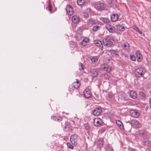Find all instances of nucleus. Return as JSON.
<instances>
[{"label":"nucleus","instance_id":"28","mask_svg":"<svg viewBox=\"0 0 151 151\" xmlns=\"http://www.w3.org/2000/svg\"><path fill=\"white\" fill-rule=\"evenodd\" d=\"M65 130L66 132L70 131H71V129L70 128L69 126L68 125H66L65 127Z\"/></svg>","mask_w":151,"mask_h":151},{"label":"nucleus","instance_id":"32","mask_svg":"<svg viewBox=\"0 0 151 151\" xmlns=\"http://www.w3.org/2000/svg\"><path fill=\"white\" fill-rule=\"evenodd\" d=\"M131 59L133 61H135L136 60V57L134 55H131L130 56Z\"/></svg>","mask_w":151,"mask_h":151},{"label":"nucleus","instance_id":"33","mask_svg":"<svg viewBox=\"0 0 151 151\" xmlns=\"http://www.w3.org/2000/svg\"><path fill=\"white\" fill-rule=\"evenodd\" d=\"M111 69L110 66L107 65L106 71L108 73H109L111 70Z\"/></svg>","mask_w":151,"mask_h":151},{"label":"nucleus","instance_id":"1","mask_svg":"<svg viewBox=\"0 0 151 151\" xmlns=\"http://www.w3.org/2000/svg\"><path fill=\"white\" fill-rule=\"evenodd\" d=\"M146 72V70L143 67H140L137 68L135 70V74L138 77H140L144 75Z\"/></svg>","mask_w":151,"mask_h":151},{"label":"nucleus","instance_id":"26","mask_svg":"<svg viewBox=\"0 0 151 151\" xmlns=\"http://www.w3.org/2000/svg\"><path fill=\"white\" fill-rule=\"evenodd\" d=\"M98 146L100 147H101L103 146V140L101 139L99 140L97 142Z\"/></svg>","mask_w":151,"mask_h":151},{"label":"nucleus","instance_id":"40","mask_svg":"<svg viewBox=\"0 0 151 151\" xmlns=\"http://www.w3.org/2000/svg\"><path fill=\"white\" fill-rule=\"evenodd\" d=\"M108 65H102V69L104 71H106V68L107 67Z\"/></svg>","mask_w":151,"mask_h":151},{"label":"nucleus","instance_id":"44","mask_svg":"<svg viewBox=\"0 0 151 151\" xmlns=\"http://www.w3.org/2000/svg\"><path fill=\"white\" fill-rule=\"evenodd\" d=\"M85 11L88 13L89 14L91 12V9L89 8H88L86 9Z\"/></svg>","mask_w":151,"mask_h":151},{"label":"nucleus","instance_id":"27","mask_svg":"<svg viewBox=\"0 0 151 151\" xmlns=\"http://www.w3.org/2000/svg\"><path fill=\"white\" fill-rule=\"evenodd\" d=\"M86 2V0H78L77 4L78 5L81 6L83 5Z\"/></svg>","mask_w":151,"mask_h":151},{"label":"nucleus","instance_id":"12","mask_svg":"<svg viewBox=\"0 0 151 151\" xmlns=\"http://www.w3.org/2000/svg\"><path fill=\"white\" fill-rule=\"evenodd\" d=\"M106 29L110 32H115V28L112 26L107 24L105 26Z\"/></svg>","mask_w":151,"mask_h":151},{"label":"nucleus","instance_id":"47","mask_svg":"<svg viewBox=\"0 0 151 151\" xmlns=\"http://www.w3.org/2000/svg\"><path fill=\"white\" fill-rule=\"evenodd\" d=\"M62 120V118L60 117H57L56 120V121H61Z\"/></svg>","mask_w":151,"mask_h":151},{"label":"nucleus","instance_id":"10","mask_svg":"<svg viewBox=\"0 0 151 151\" xmlns=\"http://www.w3.org/2000/svg\"><path fill=\"white\" fill-rule=\"evenodd\" d=\"M83 95L86 98H89L91 96V93L90 90L88 89H86L83 91Z\"/></svg>","mask_w":151,"mask_h":151},{"label":"nucleus","instance_id":"31","mask_svg":"<svg viewBox=\"0 0 151 151\" xmlns=\"http://www.w3.org/2000/svg\"><path fill=\"white\" fill-rule=\"evenodd\" d=\"M143 143L144 145H148L149 144V142L148 141L144 139L143 141Z\"/></svg>","mask_w":151,"mask_h":151},{"label":"nucleus","instance_id":"49","mask_svg":"<svg viewBox=\"0 0 151 151\" xmlns=\"http://www.w3.org/2000/svg\"><path fill=\"white\" fill-rule=\"evenodd\" d=\"M129 151H137V150L133 148H131L129 149Z\"/></svg>","mask_w":151,"mask_h":151},{"label":"nucleus","instance_id":"24","mask_svg":"<svg viewBox=\"0 0 151 151\" xmlns=\"http://www.w3.org/2000/svg\"><path fill=\"white\" fill-rule=\"evenodd\" d=\"M90 60L93 63H96L98 60V57L96 56L92 57L90 58Z\"/></svg>","mask_w":151,"mask_h":151},{"label":"nucleus","instance_id":"7","mask_svg":"<svg viewBox=\"0 0 151 151\" xmlns=\"http://www.w3.org/2000/svg\"><path fill=\"white\" fill-rule=\"evenodd\" d=\"M131 124L132 127L134 128L138 127L140 125L139 122L136 120H132L131 122Z\"/></svg>","mask_w":151,"mask_h":151},{"label":"nucleus","instance_id":"23","mask_svg":"<svg viewBox=\"0 0 151 151\" xmlns=\"http://www.w3.org/2000/svg\"><path fill=\"white\" fill-rule=\"evenodd\" d=\"M116 124L121 129H123V126L122 123L121 121L119 120L116 121Z\"/></svg>","mask_w":151,"mask_h":151},{"label":"nucleus","instance_id":"41","mask_svg":"<svg viewBox=\"0 0 151 151\" xmlns=\"http://www.w3.org/2000/svg\"><path fill=\"white\" fill-rule=\"evenodd\" d=\"M83 65L82 63H81L79 65V69L80 70H83Z\"/></svg>","mask_w":151,"mask_h":151},{"label":"nucleus","instance_id":"22","mask_svg":"<svg viewBox=\"0 0 151 151\" xmlns=\"http://www.w3.org/2000/svg\"><path fill=\"white\" fill-rule=\"evenodd\" d=\"M116 27L120 31H123L125 30V27L120 24H117L116 25Z\"/></svg>","mask_w":151,"mask_h":151},{"label":"nucleus","instance_id":"8","mask_svg":"<svg viewBox=\"0 0 151 151\" xmlns=\"http://www.w3.org/2000/svg\"><path fill=\"white\" fill-rule=\"evenodd\" d=\"M102 111L101 107L96 108L93 111V114L95 116H98L100 115Z\"/></svg>","mask_w":151,"mask_h":151},{"label":"nucleus","instance_id":"18","mask_svg":"<svg viewBox=\"0 0 151 151\" xmlns=\"http://www.w3.org/2000/svg\"><path fill=\"white\" fill-rule=\"evenodd\" d=\"M87 24L89 27H91L96 23V21L93 19H91L87 21Z\"/></svg>","mask_w":151,"mask_h":151},{"label":"nucleus","instance_id":"48","mask_svg":"<svg viewBox=\"0 0 151 151\" xmlns=\"http://www.w3.org/2000/svg\"><path fill=\"white\" fill-rule=\"evenodd\" d=\"M51 119L53 120H56L57 117L55 116H52L51 117Z\"/></svg>","mask_w":151,"mask_h":151},{"label":"nucleus","instance_id":"16","mask_svg":"<svg viewBox=\"0 0 151 151\" xmlns=\"http://www.w3.org/2000/svg\"><path fill=\"white\" fill-rule=\"evenodd\" d=\"M119 17L117 14H113L111 16V20L113 22H115L117 21Z\"/></svg>","mask_w":151,"mask_h":151},{"label":"nucleus","instance_id":"45","mask_svg":"<svg viewBox=\"0 0 151 151\" xmlns=\"http://www.w3.org/2000/svg\"><path fill=\"white\" fill-rule=\"evenodd\" d=\"M87 42H84L83 40L81 42V44L83 46H86L87 45Z\"/></svg>","mask_w":151,"mask_h":151},{"label":"nucleus","instance_id":"5","mask_svg":"<svg viewBox=\"0 0 151 151\" xmlns=\"http://www.w3.org/2000/svg\"><path fill=\"white\" fill-rule=\"evenodd\" d=\"M95 7L97 10L101 11L104 9L105 6L103 3L98 2L95 4Z\"/></svg>","mask_w":151,"mask_h":151},{"label":"nucleus","instance_id":"2","mask_svg":"<svg viewBox=\"0 0 151 151\" xmlns=\"http://www.w3.org/2000/svg\"><path fill=\"white\" fill-rule=\"evenodd\" d=\"M112 40L110 37L108 36L104 39L103 40V43L104 45L108 47H111L112 45Z\"/></svg>","mask_w":151,"mask_h":151},{"label":"nucleus","instance_id":"19","mask_svg":"<svg viewBox=\"0 0 151 151\" xmlns=\"http://www.w3.org/2000/svg\"><path fill=\"white\" fill-rule=\"evenodd\" d=\"M130 94L131 97L133 99H135L137 97V95L135 91H131Z\"/></svg>","mask_w":151,"mask_h":151},{"label":"nucleus","instance_id":"20","mask_svg":"<svg viewBox=\"0 0 151 151\" xmlns=\"http://www.w3.org/2000/svg\"><path fill=\"white\" fill-rule=\"evenodd\" d=\"M111 54L112 56L117 57L119 55L118 52L117 50H112L111 51Z\"/></svg>","mask_w":151,"mask_h":151},{"label":"nucleus","instance_id":"9","mask_svg":"<svg viewBox=\"0 0 151 151\" xmlns=\"http://www.w3.org/2000/svg\"><path fill=\"white\" fill-rule=\"evenodd\" d=\"M67 13L69 15H72L73 13V9L72 7L70 5H68L66 9Z\"/></svg>","mask_w":151,"mask_h":151},{"label":"nucleus","instance_id":"42","mask_svg":"<svg viewBox=\"0 0 151 151\" xmlns=\"http://www.w3.org/2000/svg\"><path fill=\"white\" fill-rule=\"evenodd\" d=\"M84 42L88 43L89 41V39L88 37H85L83 40Z\"/></svg>","mask_w":151,"mask_h":151},{"label":"nucleus","instance_id":"46","mask_svg":"<svg viewBox=\"0 0 151 151\" xmlns=\"http://www.w3.org/2000/svg\"><path fill=\"white\" fill-rule=\"evenodd\" d=\"M70 45H72V46H71L72 47H73L75 45V43L74 42L71 41L70 42Z\"/></svg>","mask_w":151,"mask_h":151},{"label":"nucleus","instance_id":"43","mask_svg":"<svg viewBox=\"0 0 151 151\" xmlns=\"http://www.w3.org/2000/svg\"><path fill=\"white\" fill-rule=\"evenodd\" d=\"M139 94L140 96L142 97V98H143L144 97L145 94L143 92H139Z\"/></svg>","mask_w":151,"mask_h":151},{"label":"nucleus","instance_id":"38","mask_svg":"<svg viewBox=\"0 0 151 151\" xmlns=\"http://www.w3.org/2000/svg\"><path fill=\"white\" fill-rule=\"evenodd\" d=\"M84 127L86 129H90V126L88 124H86L84 125Z\"/></svg>","mask_w":151,"mask_h":151},{"label":"nucleus","instance_id":"17","mask_svg":"<svg viewBox=\"0 0 151 151\" xmlns=\"http://www.w3.org/2000/svg\"><path fill=\"white\" fill-rule=\"evenodd\" d=\"M98 74V71L95 69H91L90 75L93 77H96Z\"/></svg>","mask_w":151,"mask_h":151},{"label":"nucleus","instance_id":"3","mask_svg":"<svg viewBox=\"0 0 151 151\" xmlns=\"http://www.w3.org/2000/svg\"><path fill=\"white\" fill-rule=\"evenodd\" d=\"M138 134L139 136L145 138L147 136L148 133L143 129H141L138 130Z\"/></svg>","mask_w":151,"mask_h":151},{"label":"nucleus","instance_id":"15","mask_svg":"<svg viewBox=\"0 0 151 151\" xmlns=\"http://www.w3.org/2000/svg\"><path fill=\"white\" fill-rule=\"evenodd\" d=\"M72 21L75 24H78L80 21L79 17L77 16H73L72 18Z\"/></svg>","mask_w":151,"mask_h":151},{"label":"nucleus","instance_id":"29","mask_svg":"<svg viewBox=\"0 0 151 151\" xmlns=\"http://www.w3.org/2000/svg\"><path fill=\"white\" fill-rule=\"evenodd\" d=\"M123 47L126 50H127L129 49V44L128 43L124 44Z\"/></svg>","mask_w":151,"mask_h":151},{"label":"nucleus","instance_id":"13","mask_svg":"<svg viewBox=\"0 0 151 151\" xmlns=\"http://www.w3.org/2000/svg\"><path fill=\"white\" fill-rule=\"evenodd\" d=\"M136 55L137 57V61L139 62H141L142 60V57L140 51H137L136 53Z\"/></svg>","mask_w":151,"mask_h":151},{"label":"nucleus","instance_id":"39","mask_svg":"<svg viewBox=\"0 0 151 151\" xmlns=\"http://www.w3.org/2000/svg\"><path fill=\"white\" fill-rule=\"evenodd\" d=\"M99 27L98 25L94 26L93 28V31H96L97 30Z\"/></svg>","mask_w":151,"mask_h":151},{"label":"nucleus","instance_id":"37","mask_svg":"<svg viewBox=\"0 0 151 151\" xmlns=\"http://www.w3.org/2000/svg\"><path fill=\"white\" fill-rule=\"evenodd\" d=\"M52 8V6L51 5H49L48 7L46 8V9L50 11V13H51V9Z\"/></svg>","mask_w":151,"mask_h":151},{"label":"nucleus","instance_id":"11","mask_svg":"<svg viewBox=\"0 0 151 151\" xmlns=\"http://www.w3.org/2000/svg\"><path fill=\"white\" fill-rule=\"evenodd\" d=\"M94 124L95 126H99L102 124V121L100 118H95L94 120Z\"/></svg>","mask_w":151,"mask_h":151},{"label":"nucleus","instance_id":"4","mask_svg":"<svg viewBox=\"0 0 151 151\" xmlns=\"http://www.w3.org/2000/svg\"><path fill=\"white\" fill-rule=\"evenodd\" d=\"M129 113L131 116L133 117L138 118L140 116V113L139 111L135 109L130 110Z\"/></svg>","mask_w":151,"mask_h":151},{"label":"nucleus","instance_id":"21","mask_svg":"<svg viewBox=\"0 0 151 151\" xmlns=\"http://www.w3.org/2000/svg\"><path fill=\"white\" fill-rule=\"evenodd\" d=\"M76 82H74L73 83V85L75 88H78L80 86V84L79 81L76 80Z\"/></svg>","mask_w":151,"mask_h":151},{"label":"nucleus","instance_id":"36","mask_svg":"<svg viewBox=\"0 0 151 151\" xmlns=\"http://www.w3.org/2000/svg\"><path fill=\"white\" fill-rule=\"evenodd\" d=\"M89 14L85 11L83 13V15L85 17H87L88 16Z\"/></svg>","mask_w":151,"mask_h":151},{"label":"nucleus","instance_id":"30","mask_svg":"<svg viewBox=\"0 0 151 151\" xmlns=\"http://www.w3.org/2000/svg\"><path fill=\"white\" fill-rule=\"evenodd\" d=\"M67 145L68 146V147L69 148L73 149L74 148L73 146L70 143H67Z\"/></svg>","mask_w":151,"mask_h":151},{"label":"nucleus","instance_id":"6","mask_svg":"<svg viewBox=\"0 0 151 151\" xmlns=\"http://www.w3.org/2000/svg\"><path fill=\"white\" fill-rule=\"evenodd\" d=\"M77 139L78 135H77L73 134L70 137V141L73 144L76 145L77 144Z\"/></svg>","mask_w":151,"mask_h":151},{"label":"nucleus","instance_id":"35","mask_svg":"<svg viewBox=\"0 0 151 151\" xmlns=\"http://www.w3.org/2000/svg\"><path fill=\"white\" fill-rule=\"evenodd\" d=\"M105 79L106 80H108L109 78V76L107 73H105L104 75Z\"/></svg>","mask_w":151,"mask_h":151},{"label":"nucleus","instance_id":"14","mask_svg":"<svg viewBox=\"0 0 151 151\" xmlns=\"http://www.w3.org/2000/svg\"><path fill=\"white\" fill-rule=\"evenodd\" d=\"M94 43L95 45L97 47H99L100 48H102L103 47V44L101 41L99 40H95Z\"/></svg>","mask_w":151,"mask_h":151},{"label":"nucleus","instance_id":"25","mask_svg":"<svg viewBox=\"0 0 151 151\" xmlns=\"http://www.w3.org/2000/svg\"><path fill=\"white\" fill-rule=\"evenodd\" d=\"M100 19L104 23L107 24H108L110 22L109 20L107 18L101 17L100 18Z\"/></svg>","mask_w":151,"mask_h":151},{"label":"nucleus","instance_id":"34","mask_svg":"<svg viewBox=\"0 0 151 151\" xmlns=\"http://www.w3.org/2000/svg\"><path fill=\"white\" fill-rule=\"evenodd\" d=\"M134 29L135 31H137V32L139 33H140V34H141L142 33V32L140 31L139 29V28L138 27H134Z\"/></svg>","mask_w":151,"mask_h":151}]
</instances>
